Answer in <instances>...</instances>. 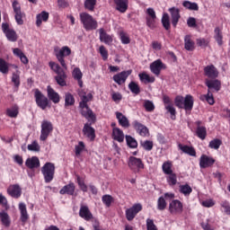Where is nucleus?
<instances>
[{
	"label": "nucleus",
	"instance_id": "18",
	"mask_svg": "<svg viewBox=\"0 0 230 230\" xmlns=\"http://www.w3.org/2000/svg\"><path fill=\"white\" fill-rule=\"evenodd\" d=\"M47 98L52 103H60V94L51 87V85L47 86Z\"/></svg>",
	"mask_w": 230,
	"mask_h": 230
},
{
	"label": "nucleus",
	"instance_id": "43",
	"mask_svg": "<svg viewBox=\"0 0 230 230\" xmlns=\"http://www.w3.org/2000/svg\"><path fill=\"white\" fill-rule=\"evenodd\" d=\"M12 82L13 83L16 91H19V87L21 86V75L19 70H17L16 73H13Z\"/></svg>",
	"mask_w": 230,
	"mask_h": 230
},
{
	"label": "nucleus",
	"instance_id": "5",
	"mask_svg": "<svg viewBox=\"0 0 230 230\" xmlns=\"http://www.w3.org/2000/svg\"><path fill=\"white\" fill-rule=\"evenodd\" d=\"M34 98L36 105L41 109V111H46L49 107V99L40 90L36 89L34 92Z\"/></svg>",
	"mask_w": 230,
	"mask_h": 230
},
{
	"label": "nucleus",
	"instance_id": "7",
	"mask_svg": "<svg viewBox=\"0 0 230 230\" xmlns=\"http://www.w3.org/2000/svg\"><path fill=\"white\" fill-rule=\"evenodd\" d=\"M71 55V49L69 47L65 46L62 47L59 51L56 52V58L58 62L61 65L63 69L67 71V64H66V57H69Z\"/></svg>",
	"mask_w": 230,
	"mask_h": 230
},
{
	"label": "nucleus",
	"instance_id": "46",
	"mask_svg": "<svg viewBox=\"0 0 230 230\" xmlns=\"http://www.w3.org/2000/svg\"><path fill=\"white\" fill-rule=\"evenodd\" d=\"M97 0H85L84 6L85 10L88 12H94V8H96Z\"/></svg>",
	"mask_w": 230,
	"mask_h": 230
},
{
	"label": "nucleus",
	"instance_id": "39",
	"mask_svg": "<svg viewBox=\"0 0 230 230\" xmlns=\"http://www.w3.org/2000/svg\"><path fill=\"white\" fill-rule=\"evenodd\" d=\"M140 81L143 82L144 84H154L155 82V77L150 76V75L146 73H141L138 75Z\"/></svg>",
	"mask_w": 230,
	"mask_h": 230
},
{
	"label": "nucleus",
	"instance_id": "27",
	"mask_svg": "<svg viewBox=\"0 0 230 230\" xmlns=\"http://www.w3.org/2000/svg\"><path fill=\"white\" fill-rule=\"evenodd\" d=\"M111 136L112 139L118 141V143H123L125 141V134L119 128H113Z\"/></svg>",
	"mask_w": 230,
	"mask_h": 230
},
{
	"label": "nucleus",
	"instance_id": "58",
	"mask_svg": "<svg viewBox=\"0 0 230 230\" xmlns=\"http://www.w3.org/2000/svg\"><path fill=\"white\" fill-rule=\"evenodd\" d=\"M30 152H40V146L37 140H34L31 145L27 146Z\"/></svg>",
	"mask_w": 230,
	"mask_h": 230
},
{
	"label": "nucleus",
	"instance_id": "11",
	"mask_svg": "<svg viewBox=\"0 0 230 230\" xmlns=\"http://www.w3.org/2000/svg\"><path fill=\"white\" fill-rule=\"evenodd\" d=\"M184 205L179 199H172L169 203V213L171 215H182Z\"/></svg>",
	"mask_w": 230,
	"mask_h": 230
},
{
	"label": "nucleus",
	"instance_id": "61",
	"mask_svg": "<svg viewBox=\"0 0 230 230\" xmlns=\"http://www.w3.org/2000/svg\"><path fill=\"white\" fill-rule=\"evenodd\" d=\"M220 206L222 208V211H224L226 215L230 217V204L227 200H222L220 202Z\"/></svg>",
	"mask_w": 230,
	"mask_h": 230
},
{
	"label": "nucleus",
	"instance_id": "60",
	"mask_svg": "<svg viewBox=\"0 0 230 230\" xmlns=\"http://www.w3.org/2000/svg\"><path fill=\"white\" fill-rule=\"evenodd\" d=\"M102 203L106 206V208H111L112 201L114 199L111 195H103L102 198Z\"/></svg>",
	"mask_w": 230,
	"mask_h": 230
},
{
	"label": "nucleus",
	"instance_id": "54",
	"mask_svg": "<svg viewBox=\"0 0 230 230\" xmlns=\"http://www.w3.org/2000/svg\"><path fill=\"white\" fill-rule=\"evenodd\" d=\"M166 206H168V203H166L164 197H160L157 200V209H159V211H164Z\"/></svg>",
	"mask_w": 230,
	"mask_h": 230
},
{
	"label": "nucleus",
	"instance_id": "9",
	"mask_svg": "<svg viewBox=\"0 0 230 230\" xmlns=\"http://www.w3.org/2000/svg\"><path fill=\"white\" fill-rule=\"evenodd\" d=\"M2 31L4 33L9 42H17L19 36L17 35L15 30L10 28V24H8V22L2 23Z\"/></svg>",
	"mask_w": 230,
	"mask_h": 230
},
{
	"label": "nucleus",
	"instance_id": "53",
	"mask_svg": "<svg viewBox=\"0 0 230 230\" xmlns=\"http://www.w3.org/2000/svg\"><path fill=\"white\" fill-rule=\"evenodd\" d=\"M182 6H184V8H187V10H194V12H199V4L197 3L183 1Z\"/></svg>",
	"mask_w": 230,
	"mask_h": 230
},
{
	"label": "nucleus",
	"instance_id": "17",
	"mask_svg": "<svg viewBox=\"0 0 230 230\" xmlns=\"http://www.w3.org/2000/svg\"><path fill=\"white\" fill-rule=\"evenodd\" d=\"M92 124L85 123L83 128V134L90 141H94L96 139V129L91 126Z\"/></svg>",
	"mask_w": 230,
	"mask_h": 230
},
{
	"label": "nucleus",
	"instance_id": "13",
	"mask_svg": "<svg viewBox=\"0 0 230 230\" xmlns=\"http://www.w3.org/2000/svg\"><path fill=\"white\" fill-rule=\"evenodd\" d=\"M143 210V206L139 203L133 205L131 208L126 210V218L128 222H132L133 218H136L137 213Z\"/></svg>",
	"mask_w": 230,
	"mask_h": 230
},
{
	"label": "nucleus",
	"instance_id": "12",
	"mask_svg": "<svg viewBox=\"0 0 230 230\" xmlns=\"http://www.w3.org/2000/svg\"><path fill=\"white\" fill-rule=\"evenodd\" d=\"M132 75V69L129 70H124L120 73H118L113 75V81L115 84H118V85H123L125 82H127V78Z\"/></svg>",
	"mask_w": 230,
	"mask_h": 230
},
{
	"label": "nucleus",
	"instance_id": "63",
	"mask_svg": "<svg viewBox=\"0 0 230 230\" xmlns=\"http://www.w3.org/2000/svg\"><path fill=\"white\" fill-rule=\"evenodd\" d=\"M119 37L122 44H130V38L128 37V33L120 31Z\"/></svg>",
	"mask_w": 230,
	"mask_h": 230
},
{
	"label": "nucleus",
	"instance_id": "35",
	"mask_svg": "<svg viewBox=\"0 0 230 230\" xmlns=\"http://www.w3.org/2000/svg\"><path fill=\"white\" fill-rule=\"evenodd\" d=\"M214 39L217 43V46H224V34L222 33V30L220 27H216L214 30Z\"/></svg>",
	"mask_w": 230,
	"mask_h": 230
},
{
	"label": "nucleus",
	"instance_id": "26",
	"mask_svg": "<svg viewBox=\"0 0 230 230\" xmlns=\"http://www.w3.org/2000/svg\"><path fill=\"white\" fill-rule=\"evenodd\" d=\"M99 35H100L99 39L101 42H103L104 44H108V45L112 44V41H113L112 36L108 34L107 31H105V29L103 28L99 29Z\"/></svg>",
	"mask_w": 230,
	"mask_h": 230
},
{
	"label": "nucleus",
	"instance_id": "42",
	"mask_svg": "<svg viewBox=\"0 0 230 230\" xmlns=\"http://www.w3.org/2000/svg\"><path fill=\"white\" fill-rule=\"evenodd\" d=\"M10 71V64L6 62L4 58H0V73L3 75H8Z\"/></svg>",
	"mask_w": 230,
	"mask_h": 230
},
{
	"label": "nucleus",
	"instance_id": "55",
	"mask_svg": "<svg viewBox=\"0 0 230 230\" xmlns=\"http://www.w3.org/2000/svg\"><path fill=\"white\" fill-rule=\"evenodd\" d=\"M222 146V140L218 138H215L211 140L208 144L209 148H213L214 150H218L220 146Z\"/></svg>",
	"mask_w": 230,
	"mask_h": 230
},
{
	"label": "nucleus",
	"instance_id": "8",
	"mask_svg": "<svg viewBox=\"0 0 230 230\" xmlns=\"http://www.w3.org/2000/svg\"><path fill=\"white\" fill-rule=\"evenodd\" d=\"M13 12H14V19L16 23L19 26H22L24 24V18L26 17V13L21 10V4H19V1L14 0L12 4Z\"/></svg>",
	"mask_w": 230,
	"mask_h": 230
},
{
	"label": "nucleus",
	"instance_id": "37",
	"mask_svg": "<svg viewBox=\"0 0 230 230\" xmlns=\"http://www.w3.org/2000/svg\"><path fill=\"white\" fill-rule=\"evenodd\" d=\"M0 220L4 227H10L12 225V220L10 219V216L4 210L0 212Z\"/></svg>",
	"mask_w": 230,
	"mask_h": 230
},
{
	"label": "nucleus",
	"instance_id": "45",
	"mask_svg": "<svg viewBox=\"0 0 230 230\" xmlns=\"http://www.w3.org/2000/svg\"><path fill=\"white\" fill-rule=\"evenodd\" d=\"M196 136L199 138V139H206V137L208 136V129L206 128V127H199L196 128Z\"/></svg>",
	"mask_w": 230,
	"mask_h": 230
},
{
	"label": "nucleus",
	"instance_id": "3",
	"mask_svg": "<svg viewBox=\"0 0 230 230\" xmlns=\"http://www.w3.org/2000/svg\"><path fill=\"white\" fill-rule=\"evenodd\" d=\"M55 164L51 162H47L41 167V173L46 184H49L55 179Z\"/></svg>",
	"mask_w": 230,
	"mask_h": 230
},
{
	"label": "nucleus",
	"instance_id": "36",
	"mask_svg": "<svg viewBox=\"0 0 230 230\" xmlns=\"http://www.w3.org/2000/svg\"><path fill=\"white\" fill-rule=\"evenodd\" d=\"M58 75L55 76V80L58 84L60 85V87H66L67 84L66 83V79L67 78V75H66V72L63 70V72H59L57 74Z\"/></svg>",
	"mask_w": 230,
	"mask_h": 230
},
{
	"label": "nucleus",
	"instance_id": "4",
	"mask_svg": "<svg viewBox=\"0 0 230 230\" xmlns=\"http://www.w3.org/2000/svg\"><path fill=\"white\" fill-rule=\"evenodd\" d=\"M128 166L133 173H139L141 170H145V164L141 158L136 156H129L128 160Z\"/></svg>",
	"mask_w": 230,
	"mask_h": 230
},
{
	"label": "nucleus",
	"instance_id": "41",
	"mask_svg": "<svg viewBox=\"0 0 230 230\" xmlns=\"http://www.w3.org/2000/svg\"><path fill=\"white\" fill-rule=\"evenodd\" d=\"M5 114L9 118H17V116H19V106L14 105L12 108H8Z\"/></svg>",
	"mask_w": 230,
	"mask_h": 230
},
{
	"label": "nucleus",
	"instance_id": "6",
	"mask_svg": "<svg viewBox=\"0 0 230 230\" xmlns=\"http://www.w3.org/2000/svg\"><path fill=\"white\" fill-rule=\"evenodd\" d=\"M51 134H53V123L49 120H42L40 141H47Z\"/></svg>",
	"mask_w": 230,
	"mask_h": 230
},
{
	"label": "nucleus",
	"instance_id": "47",
	"mask_svg": "<svg viewBox=\"0 0 230 230\" xmlns=\"http://www.w3.org/2000/svg\"><path fill=\"white\" fill-rule=\"evenodd\" d=\"M162 24L164 30H166L167 31L168 30H170V28H172L170 24V15L168 14V13H164L162 16Z\"/></svg>",
	"mask_w": 230,
	"mask_h": 230
},
{
	"label": "nucleus",
	"instance_id": "62",
	"mask_svg": "<svg viewBox=\"0 0 230 230\" xmlns=\"http://www.w3.org/2000/svg\"><path fill=\"white\" fill-rule=\"evenodd\" d=\"M165 110L167 111V112H170L171 114V118L172 119H175V115L177 114V111H175V109L173 108V104H167L165 105Z\"/></svg>",
	"mask_w": 230,
	"mask_h": 230
},
{
	"label": "nucleus",
	"instance_id": "31",
	"mask_svg": "<svg viewBox=\"0 0 230 230\" xmlns=\"http://www.w3.org/2000/svg\"><path fill=\"white\" fill-rule=\"evenodd\" d=\"M49 20V13L46 11H42L40 13L37 14L36 16V26H38V28H40V26H42V22H48Z\"/></svg>",
	"mask_w": 230,
	"mask_h": 230
},
{
	"label": "nucleus",
	"instance_id": "38",
	"mask_svg": "<svg viewBox=\"0 0 230 230\" xmlns=\"http://www.w3.org/2000/svg\"><path fill=\"white\" fill-rule=\"evenodd\" d=\"M173 163L172 161H165L162 165V171L164 172V175H168L170 173H173Z\"/></svg>",
	"mask_w": 230,
	"mask_h": 230
},
{
	"label": "nucleus",
	"instance_id": "2",
	"mask_svg": "<svg viewBox=\"0 0 230 230\" xmlns=\"http://www.w3.org/2000/svg\"><path fill=\"white\" fill-rule=\"evenodd\" d=\"M79 19L86 31H93L98 28V22L88 13H80Z\"/></svg>",
	"mask_w": 230,
	"mask_h": 230
},
{
	"label": "nucleus",
	"instance_id": "25",
	"mask_svg": "<svg viewBox=\"0 0 230 230\" xmlns=\"http://www.w3.org/2000/svg\"><path fill=\"white\" fill-rule=\"evenodd\" d=\"M115 3V9L120 13H125L128 10V0H113Z\"/></svg>",
	"mask_w": 230,
	"mask_h": 230
},
{
	"label": "nucleus",
	"instance_id": "21",
	"mask_svg": "<svg viewBox=\"0 0 230 230\" xmlns=\"http://www.w3.org/2000/svg\"><path fill=\"white\" fill-rule=\"evenodd\" d=\"M132 125H133V128L137 130L139 136H142V137H146V136H148L149 131L146 126L143 125L141 122L137 120L133 121Z\"/></svg>",
	"mask_w": 230,
	"mask_h": 230
},
{
	"label": "nucleus",
	"instance_id": "24",
	"mask_svg": "<svg viewBox=\"0 0 230 230\" xmlns=\"http://www.w3.org/2000/svg\"><path fill=\"white\" fill-rule=\"evenodd\" d=\"M19 210H20V220L23 224H26L30 218V215H28V209L26 208V204L21 202L19 204Z\"/></svg>",
	"mask_w": 230,
	"mask_h": 230
},
{
	"label": "nucleus",
	"instance_id": "40",
	"mask_svg": "<svg viewBox=\"0 0 230 230\" xmlns=\"http://www.w3.org/2000/svg\"><path fill=\"white\" fill-rule=\"evenodd\" d=\"M13 55H15V57L20 58V60L22 64H28L29 62L28 57H26V55L22 53V50H21V49L19 48L13 49Z\"/></svg>",
	"mask_w": 230,
	"mask_h": 230
},
{
	"label": "nucleus",
	"instance_id": "59",
	"mask_svg": "<svg viewBox=\"0 0 230 230\" xmlns=\"http://www.w3.org/2000/svg\"><path fill=\"white\" fill-rule=\"evenodd\" d=\"M49 67L54 71L56 75H58V73H62L64 71V68L60 66V65L55 63V62H49Z\"/></svg>",
	"mask_w": 230,
	"mask_h": 230
},
{
	"label": "nucleus",
	"instance_id": "52",
	"mask_svg": "<svg viewBox=\"0 0 230 230\" xmlns=\"http://www.w3.org/2000/svg\"><path fill=\"white\" fill-rule=\"evenodd\" d=\"M166 181L169 186H175L177 184V174L175 172L167 174Z\"/></svg>",
	"mask_w": 230,
	"mask_h": 230
},
{
	"label": "nucleus",
	"instance_id": "49",
	"mask_svg": "<svg viewBox=\"0 0 230 230\" xmlns=\"http://www.w3.org/2000/svg\"><path fill=\"white\" fill-rule=\"evenodd\" d=\"M192 191L193 189L189 184L180 185V193H182L184 197H190Z\"/></svg>",
	"mask_w": 230,
	"mask_h": 230
},
{
	"label": "nucleus",
	"instance_id": "30",
	"mask_svg": "<svg viewBox=\"0 0 230 230\" xmlns=\"http://www.w3.org/2000/svg\"><path fill=\"white\" fill-rule=\"evenodd\" d=\"M75 190H76L75 183L69 182L59 190V193L60 195H75Z\"/></svg>",
	"mask_w": 230,
	"mask_h": 230
},
{
	"label": "nucleus",
	"instance_id": "29",
	"mask_svg": "<svg viewBox=\"0 0 230 230\" xmlns=\"http://www.w3.org/2000/svg\"><path fill=\"white\" fill-rule=\"evenodd\" d=\"M115 114L120 127H123V128H128V127H130V122L127 116L123 115V113L119 111H116Z\"/></svg>",
	"mask_w": 230,
	"mask_h": 230
},
{
	"label": "nucleus",
	"instance_id": "23",
	"mask_svg": "<svg viewBox=\"0 0 230 230\" xmlns=\"http://www.w3.org/2000/svg\"><path fill=\"white\" fill-rule=\"evenodd\" d=\"M179 150H181L183 154H187V155H190V157H197V150H195V147L188 145H178Z\"/></svg>",
	"mask_w": 230,
	"mask_h": 230
},
{
	"label": "nucleus",
	"instance_id": "32",
	"mask_svg": "<svg viewBox=\"0 0 230 230\" xmlns=\"http://www.w3.org/2000/svg\"><path fill=\"white\" fill-rule=\"evenodd\" d=\"M82 116H84V118H85V119H87L88 121H90L91 125H94V123H96V114H94V112H93V110L88 109L85 111H81Z\"/></svg>",
	"mask_w": 230,
	"mask_h": 230
},
{
	"label": "nucleus",
	"instance_id": "28",
	"mask_svg": "<svg viewBox=\"0 0 230 230\" xmlns=\"http://www.w3.org/2000/svg\"><path fill=\"white\" fill-rule=\"evenodd\" d=\"M25 166H27V168H30V170H33L34 168H40V160H39V157L37 156L27 158V160L25 161Z\"/></svg>",
	"mask_w": 230,
	"mask_h": 230
},
{
	"label": "nucleus",
	"instance_id": "19",
	"mask_svg": "<svg viewBox=\"0 0 230 230\" xmlns=\"http://www.w3.org/2000/svg\"><path fill=\"white\" fill-rule=\"evenodd\" d=\"M79 217L84 218V220H86V222H89V220H93L94 218L87 205H81L79 209Z\"/></svg>",
	"mask_w": 230,
	"mask_h": 230
},
{
	"label": "nucleus",
	"instance_id": "56",
	"mask_svg": "<svg viewBox=\"0 0 230 230\" xmlns=\"http://www.w3.org/2000/svg\"><path fill=\"white\" fill-rule=\"evenodd\" d=\"M175 107L178 109H183L184 107V97L182 95H177L174 99Z\"/></svg>",
	"mask_w": 230,
	"mask_h": 230
},
{
	"label": "nucleus",
	"instance_id": "1",
	"mask_svg": "<svg viewBox=\"0 0 230 230\" xmlns=\"http://www.w3.org/2000/svg\"><path fill=\"white\" fill-rule=\"evenodd\" d=\"M205 84L208 87L207 94L200 96L201 102H207L208 105H215V97L213 93H218L222 89V83L218 79H206Z\"/></svg>",
	"mask_w": 230,
	"mask_h": 230
},
{
	"label": "nucleus",
	"instance_id": "20",
	"mask_svg": "<svg viewBox=\"0 0 230 230\" xmlns=\"http://www.w3.org/2000/svg\"><path fill=\"white\" fill-rule=\"evenodd\" d=\"M204 75L210 80H215L218 78V69H217L214 65H208L204 67Z\"/></svg>",
	"mask_w": 230,
	"mask_h": 230
},
{
	"label": "nucleus",
	"instance_id": "48",
	"mask_svg": "<svg viewBox=\"0 0 230 230\" xmlns=\"http://www.w3.org/2000/svg\"><path fill=\"white\" fill-rule=\"evenodd\" d=\"M128 89L129 91L133 93V94H139V93H141V88L139 87V84H137V83L131 81L128 84Z\"/></svg>",
	"mask_w": 230,
	"mask_h": 230
},
{
	"label": "nucleus",
	"instance_id": "57",
	"mask_svg": "<svg viewBox=\"0 0 230 230\" xmlns=\"http://www.w3.org/2000/svg\"><path fill=\"white\" fill-rule=\"evenodd\" d=\"M144 108L146 109V112H154V111H155V105H154V102L149 100L145 101Z\"/></svg>",
	"mask_w": 230,
	"mask_h": 230
},
{
	"label": "nucleus",
	"instance_id": "10",
	"mask_svg": "<svg viewBox=\"0 0 230 230\" xmlns=\"http://www.w3.org/2000/svg\"><path fill=\"white\" fill-rule=\"evenodd\" d=\"M146 24L150 30H155V21L157 20V15L154 8L149 7L146 11Z\"/></svg>",
	"mask_w": 230,
	"mask_h": 230
},
{
	"label": "nucleus",
	"instance_id": "14",
	"mask_svg": "<svg viewBox=\"0 0 230 230\" xmlns=\"http://www.w3.org/2000/svg\"><path fill=\"white\" fill-rule=\"evenodd\" d=\"M168 12L171 15L172 25L173 28H177V24H179V21L181 20V9L177 7H171Z\"/></svg>",
	"mask_w": 230,
	"mask_h": 230
},
{
	"label": "nucleus",
	"instance_id": "50",
	"mask_svg": "<svg viewBox=\"0 0 230 230\" xmlns=\"http://www.w3.org/2000/svg\"><path fill=\"white\" fill-rule=\"evenodd\" d=\"M126 143L129 148H137V140L130 135H126Z\"/></svg>",
	"mask_w": 230,
	"mask_h": 230
},
{
	"label": "nucleus",
	"instance_id": "34",
	"mask_svg": "<svg viewBox=\"0 0 230 230\" xmlns=\"http://www.w3.org/2000/svg\"><path fill=\"white\" fill-rule=\"evenodd\" d=\"M193 97L190 94H187L183 101L184 111L191 112V111H193Z\"/></svg>",
	"mask_w": 230,
	"mask_h": 230
},
{
	"label": "nucleus",
	"instance_id": "64",
	"mask_svg": "<svg viewBox=\"0 0 230 230\" xmlns=\"http://www.w3.org/2000/svg\"><path fill=\"white\" fill-rule=\"evenodd\" d=\"M146 229L147 230H157V226L154 223V219H146Z\"/></svg>",
	"mask_w": 230,
	"mask_h": 230
},
{
	"label": "nucleus",
	"instance_id": "15",
	"mask_svg": "<svg viewBox=\"0 0 230 230\" xmlns=\"http://www.w3.org/2000/svg\"><path fill=\"white\" fill-rule=\"evenodd\" d=\"M215 163H217V160H215V158L208 156L207 155H202L199 158V168H211V166H213Z\"/></svg>",
	"mask_w": 230,
	"mask_h": 230
},
{
	"label": "nucleus",
	"instance_id": "22",
	"mask_svg": "<svg viewBox=\"0 0 230 230\" xmlns=\"http://www.w3.org/2000/svg\"><path fill=\"white\" fill-rule=\"evenodd\" d=\"M151 73L159 76L161 75L162 69H166V66L163 64L161 59H157L150 65Z\"/></svg>",
	"mask_w": 230,
	"mask_h": 230
},
{
	"label": "nucleus",
	"instance_id": "33",
	"mask_svg": "<svg viewBox=\"0 0 230 230\" xmlns=\"http://www.w3.org/2000/svg\"><path fill=\"white\" fill-rule=\"evenodd\" d=\"M184 48L186 51H194L195 49V41L191 39V35L190 34L184 37Z\"/></svg>",
	"mask_w": 230,
	"mask_h": 230
},
{
	"label": "nucleus",
	"instance_id": "51",
	"mask_svg": "<svg viewBox=\"0 0 230 230\" xmlns=\"http://www.w3.org/2000/svg\"><path fill=\"white\" fill-rule=\"evenodd\" d=\"M140 146H142L146 152H151L154 148V142L152 140H141Z\"/></svg>",
	"mask_w": 230,
	"mask_h": 230
},
{
	"label": "nucleus",
	"instance_id": "16",
	"mask_svg": "<svg viewBox=\"0 0 230 230\" xmlns=\"http://www.w3.org/2000/svg\"><path fill=\"white\" fill-rule=\"evenodd\" d=\"M7 193L13 199H20L22 195V189L19 184H12L7 188Z\"/></svg>",
	"mask_w": 230,
	"mask_h": 230
},
{
	"label": "nucleus",
	"instance_id": "44",
	"mask_svg": "<svg viewBox=\"0 0 230 230\" xmlns=\"http://www.w3.org/2000/svg\"><path fill=\"white\" fill-rule=\"evenodd\" d=\"M75 105V96L70 93L65 94V107H73Z\"/></svg>",
	"mask_w": 230,
	"mask_h": 230
}]
</instances>
